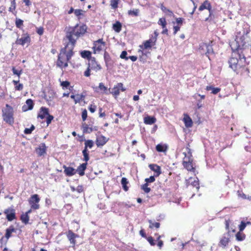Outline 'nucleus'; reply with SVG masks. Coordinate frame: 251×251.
<instances>
[{
	"mask_svg": "<svg viewBox=\"0 0 251 251\" xmlns=\"http://www.w3.org/2000/svg\"><path fill=\"white\" fill-rule=\"evenodd\" d=\"M242 29L237 31L234 42L231 44L232 49L236 51L228 60L229 67L237 75H249L250 73L248 65L249 62L246 61L244 51L246 48L251 45V38L249 35L250 26L247 23L242 24Z\"/></svg>",
	"mask_w": 251,
	"mask_h": 251,
	"instance_id": "obj_1",
	"label": "nucleus"
},
{
	"mask_svg": "<svg viewBox=\"0 0 251 251\" xmlns=\"http://www.w3.org/2000/svg\"><path fill=\"white\" fill-rule=\"evenodd\" d=\"M78 24L74 27L68 28L66 38L64 39L65 47L61 49L58 56L57 65L60 68L68 66V61L73 54V50L76 40L78 38Z\"/></svg>",
	"mask_w": 251,
	"mask_h": 251,
	"instance_id": "obj_2",
	"label": "nucleus"
},
{
	"mask_svg": "<svg viewBox=\"0 0 251 251\" xmlns=\"http://www.w3.org/2000/svg\"><path fill=\"white\" fill-rule=\"evenodd\" d=\"M2 117L5 122L10 125H12L14 123L13 107L8 104H6L5 107L2 109Z\"/></svg>",
	"mask_w": 251,
	"mask_h": 251,
	"instance_id": "obj_3",
	"label": "nucleus"
},
{
	"mask_svg": "<svg viewBox=\"0 0 251 251\" xmlns=\"http://www.w3.org/2000/svg\"><path fill=\"white\" fill-rule=\"evenodd\" d=\"M204 9L208 10L209 12V15L204 19V21L211 22L213 21L214 17L213 11L212 8L211 4L209 1L208 0H205L199 8V10L200 11H201Z\"/></svg>",
	"mask_w": 251,
	"mask_h": 251,
	"instance_id": "obj_4",
	"label": "nucleus"
},
{
	"mask_svg": "<svg viewBox=\"0 0 251 251\" xmlns=\"http://www.w3.org/2000/svg\"><path fill=\"white\" fill-rule=\"evenodd\" d=\"M184 157L182 161V165L187 171L195 172V168L193 167L192 156H187V153L183 152Z\"/></svg>",
	"mask_w": 251,
	"mask_h": 251,
	"instance_id": "obj_5",
	"label": "nucleus"
},
{
	"mask_svg": "<svg viewBox=\"0 0 251 251\" xmlns=\"http://www.w3.org/2000/svg\"><path fill=\"white\" fill-rule=\"evenodd\" d=\"M156 43L155 38H150L149 40L144 41L142 45L139 46L140 49L138 52H141L143 54V50L147 49H151L152 47L154 46Z\"/></svg>",
	"mask_w": 251,
	"mask_h": 251,
	"instance_id": "obj_6",
	"label": "nucleus"
},
{
	"mask_svg": "<svg viewBox=\"0 0 251 251\" xmlns=\"http://www.w3.org/2000/svg\"><path fill=\"white\" fill-rule=\"evenodd\" d=\"M106 43L102 38L94 41L93 47L94 53H99L104 49Z\"/></svg>",
	"mask_w": 251,
	"mask_h": 251,
	"instance_id": "obj_7",
	"label": "nucleus"
},
{
	"mask_svg": "<svg viewBox=\"0 0 251 251\" xmlns=\"http://www.w3.org/2000/svg\"><path fill=\"white\" fill-rule=\"evenodd\" d=\"M39 201L40 198L37 194H34L32 195L28 200L31 208L35 210L39 208Z\"/></svg>",
	"mask_w": 251,
	"mask_h": 251,
	"instance_id": "obj_8",
	"label": "nucleus"
},
{
	"mask_svg": "<svg viewBox=\"0 0 251 251\" xmlns=\"http://www.w3.org/2000/svg\"><path fill=\"white\" fill-rule=\"evenodd\" d=\"M126 90V89L124 87L123 84L120 82L114 86L110 93L115 98H117L119 95L120 91L124 92Z\"/></svg>",
	"mask_w": 251,
	"mask_h": 251,
	"instance_id": "obj_9",
	"label": "nucleus"
},
{
	"mask_svg": "<svg viewBox=\"0 0 251 251\" xmlns=\"http://www.w3.org/2000/svg\"><path fill=\"white\" fill-rule=\"evenodd\" d=\"M31 39L30 36L27 33L23 34L21 38H17L15 43L17 45H20L24 46L25 44L29 45L30 43Z\"/></svg>",
	"mask_w": 251,
	"mask_h": 251,
	"instance_id": "obj_10",
	"label": "nucleus"
},
{
	"mask_svg": "<svg viewBox=\"0 0 251 251\" xmlns=\"http://www.w3.org/2000/svg\"><path fill=\"white\" fill-rule=\"evenodd\" d=\"M3 213L6 215V218L8 221H12L16 218L15 210L12 207L5 209Z\"/></svg>",
	"mask_w": 251,
	"mask_h": 251,
	"instance_id": "obj_11",
	"label": "nucleus"
},
{
	"mask_svg": "<svg viewBox=\"0 0 251 251\" xmlns=\"http://www.w3.org/2000/svg\"><path fill=\"white\" fill-rule=\"evenodd\" d=\"M108 141V139L106 138L103 135L98 136L96 140V144L98 147H101L103 146Z\"/></svg>",
	"mask_w": 251,
	"mask_h": 251,
	"instance_id": "obj_12",
	"label": "nucleus"
},
{
	"mask_svg": "<svg viewBox=\"0 0 251 251\" xmlns=\"http://www.w3.org/2000/svg\"><path fill=\"white\" fill-rule=\"evenodd\" d=\"M47 147L45 143L41 144L39 147L35 149V152L38 156H42L46 154Z\"/></svg>",
	"mask_w": 251,
	"mask_h": 251,
	"instance_id": "obj_13",
	"label": "nucleus"
},
{
	"mask_svg": "<svg viewBox=\"0 0 251 251\" xmlns=\"http://www.w3.org/2000/svg\"><path fill=\"white\" fill-rule=\"evenodd\" d=\"M230 242L229 235H224L220 239L218 246L222 248H225L227 247Z\"/></svg>",
	"mask_w": 251,
	"mask_h": 251,
	"instance_id": "obj_14",
	"label": "nucleus"
},
{
	"mask_svg": "<svg viewBox=\"0 0 251 251\" xmlns=\"http://www.w3.org/2000/svg\"><path fill=\"white\" fill-rule=\"evenodd\" d=\"M17 229L13 226H10L5 230V238H6L4 244H6L8 240L12 236V233H16Z\"/></svg>",
	"mask_w": 251,
	"mask_h": 251,
	"instance_id": "obj_15",
	"label": "nucleus"
},
{
	"mask_svg": "<svg viewBox=\"0 0 251 251\" xmlns=\"http://www.w3.org/2000/svg\"><path fill=\"white\" fill-rule=\"evenodd\" d=\"M150 169L154 172L156 177L159 176L161 174V167L156 164H151L149 165Z\"/></svg>",
	"mask_w": 251,
	"mask_h": 251,
	"instance_id": "obj_16",
	"label": "nucleus"
},
{
	"mask_svg": "<svg viewBox=\"0 0 251 251\" xmlns=\"http://www.w3.org/2000/svg\"><path fill=\"white\" fill-rule=\"evenodd\" d=\"M90 64L91 66V67H90L91 69L96 72L100 71L102 69L101 65L98 63L95 57L91 58Z\"/></svg>",
	"mask_w": 251,
	"mask_h": 251,
	"instance_id": "obj_17",
	"label": "nucleus"
},
{
	"mask_svg": "<svg viewBox=\"0 0 251 251\" xmlns=\"http://www.w3.org/2000/svg\"><path fill=\"white\" fill-rule=\"evenodd\" d=\"M81 129L83 134L90 133L93 130L97 131L98 130L97 127L95 126L94 128L89 127L85 122L82 124Z\"/></svg>",
	"mask_w": 251,
	"mask_h": 251,
	"instance_id": "obj_18",
	"label": "nucleus"
},
{
	"mask_svg": "<svg viewBox=\"0 0 251 251\" xmlns=\"http://www.w3.org/2000/svg\"><path fill=\"white\" fill-rule=\"evenodd\" d=\"M66 235L68 240L70 242V243L72 244L74 247L75 243V239L77 236V235L73 232V231L71 230H69L67 232Z\"/></svg>",
	"mask_w": 251,
	"mask_h": 251,
	"instance_id": "obj_19",
	"label": "nucleus"
},
{
	"mask_svg": "<svg viewBox=\"0 0 251 251\" xmlns=\"http://www.w3.org/2000/svg\"><path fill=\"white\" fill-rule=\"evenodd\" d=\"M184 117L183 119V121L185 124V126L186 127L189 128L193 126V121L190 116L186 113L183 114Z\"/></svg>",
	"mask_w": 251,
	"mask_h": 251,
	"instance_id": "obj_20",
	"label": "nucleus"
},
{
	"mask_svg": "<svg viewBox=\"0 0 251 251\" xmlns=\"http://www.w3.org/2000/svg\"><path fill=\"white\" fill-rule=\"evenodd\" d=\"M25 103L26 105H25L22 107L23 111H26L33 109L34 104L33 101L31 99H27L26 100Z\"/></svg>",
	"mask_w": 251,
	"mask_h": 251,
	"instance_id": "obj_21",
	"label": "nucleus"
},
{
	"mask_svg": "<svg viewBox=\"0 0 251 251\" xmlns=\"http://www.w3.org/2000/svg\"><path fill=\"white\" fill-rule=\"evenodd\" d=\"M156 121V119L154 117L147 116L144 118V123L146 125H152Z\"/></svg>",
	"mask_w": 251,
	"mask_h": 251,
	"instance_id": "obj_22",
	"label": "nucleus"
},
{
	"mask_svg": "<svg viewBox=\"0 0 251 251\" xmlns=\"http://www.w3.org/2000/svg\"><path fill=\"white\" fill-rule=\"evenodd\" d=\"M41 113L38 116V118H40L41 119H43L45 118L46 116L49 115V109L45 107H42L40 109Z\"/></svg>",
	"mask_w": 251,
	"mask_h": 251,
	"instance_id": "obj_23",
	"label": "nucleus"
},
{
	"mask_svg": "<svg viewBox=\"0 0 251 251\" xmlns=\"http://www.w3.org/2000/svg\"><path fill=\"white\" fill-rule=\"evenodd\" d=\"M156 150L158 152H166L168 150V146L166 144H159L156 146Z\"/></svg>",
	"mask_w": 251,
	"mask_h": 251,
	"instance_id": "obj_24",
	"label": "nucleus"
},
{
	"mask_svg": "<svg viewBox=\"0 0 251 251\" xmlns=\"http://www.w3.org/2000/svg\"><path fill=\"white\" fill-rule=\"evenodd\" d=\"M122 25L119 21H116L112 25V29L117 33H119L122 30Z\"/></svg>",
	"mask_w": 251,
	"mask_h": 251,
	"instance_id": "obj_25",
	"label": "nucleus"
},
{
	"mask_svg": "<svg viewBox=\"0 0 251 251\" xmlns=\"http://www.w3.org/2000/svg\"><path fill=\"white\" fill-rule=\"evenodd\" d=\"M160 8L161 10L166 14L168 15V16L172 17L174 16V14L172 11L171 10L168 9L167 7H166L163 4H161L160 6Z\"/></svg>",
	"mask_w": 251,
	"mask_h": 251,
	"instance_id": "obj_26",
	"label": "nucleus"
},
{
	"mask_svg": "<svg viewBox=\"0 0 251 251\" xmlns=\"http://www.w3.org/2000/svg\"><path fill=\"white\" fill-rule=\"evenodd\" d=\"M148 222L149 223V228L151 229L156 228L158 229L160 227V224L159 222H153L151 220H149Z\"/></svg>",
	"mask_w": 251,
	"mask_h": 251,
	"instance_id": "obj_27",
	"label": "nucleus"
},
{
	"mask_svg": "<svg viewBox=\"0 0 251 251\" xmlns=\"http://www.w3.org/2000/svg\"><path fill=\"white\" fill-rule=\"evenodd\" d=\"M81 56L83 58H86L88 60L91 59L92 53L89 50H83L80 52Z\"/></svg>",
	"mask_w": 251,
	"mask_h": 251,
	"instance_id": "obj_28",
	"label": "nucleus"
},
{
	"mask_svg": "<svg viewBox=\"0 0 251 251\" xmlns=\"http://www.w3.org/2000/svg\"><path fill=\"white\" fill-rule=\"evenodd\" d=\"M205 89L206 91L212 90L211 93L214 95L218 94L221 91V88L218 87L215 88L212 86H207Z\"/></svg>",
	"mask_w": 251,
	"mask_h": 251,
	"instance_id": "obj_29",
	"label": "nucleus"
},
{
	"mask_svg": "<svg viewBox=\"0 0 251 251\" xmlns=\"http://www.w3.org/2000/svg\"><path fill=\"white\" fill-rule=\"evenodd\" d=\"M251 222L250 221L245 222L242 221L239 225V229L240 231H243L247 225H251Z\"/></svg>",
	"mask_w": 251,
	"mask_h": 251,
	"instance_id": "obj_30",
	"label": "nucleus"
},
{
	"mask_svg": "<svg viewBox=\"0 0 251 251\" xmlns=\"http://www.w3.org/2000/svg\"><path fill=\"white\" fill-rule=\"evenodd\" d=\"M94 143L92 140H84V149L88 150V148L91 149L94 146Z\"/></svg>",
	"mask_w": 251,
	"mask_h": 251,
	"instance_id": "obj_31",
	"label": "nucleus"
},
{
	"mask_svg": "<svg viewBox=\"0 0 251 251\" xmlns=\"http://www.w3.org/2000/svg\"><path fill=\"white\" fill-rule=\"evenodd\" d=\"M103 58H104V61L105 63V65H106V66H107L108 64L111 61V58L109 53L105 50L104 51V52Z\"/></svg>",
	"mask_w": 251,
	"mask_h": 251,
	"instance_id": "obj_32",
	"label": "nucleus"
},
{
	"mask_svg": "<svg viewBox=\"0 0 251 251\" xmlns=\"http://www.w3.org/2000/svg\"><path fill=\"white\" fill-rule=\"evenodd\" d=\"M236 239L238 241H243L246 238V235L242 231H239L236 234Z\"/></svg>",
	"mask_w": 251,
	"mask_h": 251,
	"instance_id": "obj_33",
	"label": "nucleus"
},
{
	"mask_svg": "<svg viewBox=\"0 0 251 251\" xmlns=\"http://www.w3.org/2000/svg\"><path fill=\"white\" fill-rule=\"evenodd\" d=\"M64 172L67 176H71L75 174V170L72 167H65Z\"/></svg>",
	"mask_w": 251,
	"mask_h": 251,
	"instance_id": "obj_34",
	"label": "nucleus"
},
{
	"mask_svg": "<svg viewBox=\"0 0 251 251\" xmlns=\"http://www.w3.org/2000/svg\"><path fill=\"white\" fill-rule=\"evenodd\" d=\"M87 165V162L79 165V176H82L84 175V171L86 168Z\"/></svg>",
	"mask_w": 251,
	"mask_h": 251,
	"instance_id": "obj_35",
	"label": "nucleus"
},
{
	"mask_svg": "<svg viewBox=\"0 0 251 251\" xmlns=\"http://www.w3.org/2000/svg\"><path fill=\"white\" fill-rule=\"evenodd\" d=\"M87 29L88 27L86 25L83 24L82 25H81L79 27V36L83 35L85 33H86L87 32Z\"/></svg>",
	"mask_w": 251,
	"mask_h": 251,
	"instance_id": "obj_36",
	"label": "nucleus"
},
{
	"mask_svg": "<svg viewBox=\"0 0 251 251\" xmlns=\"http://www.w3.org/2000/svg\"><path fill=\"white\" fill-rule=\"evenodd\" d=\"M82 155L83 156L82 160L85 162H87L90 159L89 151L88 150L84 149L82 151Z\"/></svg>",
	"mask_w": 251,
	"mask_h": 251,
	"instance_id": "obj_37",
	"label": "nucleus"
},
{
	"mask_svg": "<svg viewBox=\"0 0 251 251\" xmlns=\"http://www.w3.org/2000/svg\"><path fill=\"white\" fill-rule=\"evenodd\" d=\"M128 183V181L126 177H123L121 180V184L123 188L125 191H127L128 190V187L127 184Z\"/></svg>",
	"mask_w": 251,
	"mask_h": 251,
	"instance_id": "obj_38",
	"label": "nucleus"
},
{
	"mask_svg": "<svg viewBox=\"0 0 251 251\" xmlns=\"http://www.w3.org/2000/svg\"><path fill=\"white\" fill-rule=\"evenodd\" d=\"M158 24L161 25L162 28H164L167 25V22L165 18H160L158 21Z\"/></svg>",
	"mask_w": 251,
	"mask_h": 251,
	"instance_id": "obj_39",
	"label": "nucleus"
},
{
	"mask_svg": "<svg viewBox=\"0 0 251 251\" xmlns=\"http://www.w3.org/2000/svg\"><path fill=\"white\" fill-rule=\"evenodd\" d=\"M120 0H110V6L112 8L116 9L118 7V4Z\"/></svg>",
	"mask_w": 251,
	"mask_h": 251,
	"instance_id": "obj_40",
	"label": "nucleus"
},
{
	"mask_svg": "<svg viewBox=\"0 0 251 251\" xmlns=\"http://www.w3.org/2000/svg\"><path fill=\"white\" fill-rule=\"evenodd\" d=\"M21 220L25 224H27L29 221V216L27 214H23L21 216Z\"/></svg>",
	"mask_w": 251,
	"mask_h": 251,
	"instance_id": "obj_41",
	"label": "nucleus"
},
{
	"mask_svg": "<svg viewBox=\"0 0 251 251\" xmlns=\"http://www.w3.org/2000/svg\"><path fill=\"white\" fill-rule=\"evenodd\" d=\"M139 10L138 9H134L128 11V14L130 16H137L139 15Z\"/></svg>",
	"mask_w": 251,
	"mask_h": 251,
	"instance_id": "obj_42",
	"label": "nucleus"
},
{
	"mask_svg": "<svg viewBox=\"0 0 251 251\" xmlns=\"http://www.w3.org/2000/svg\"><path fill=\"white\" fill-rule=\"evenodd\" d=\"M148 186L149 183L146 182L141 186V189L144 191L145 193H149L151 191V189Z\"/></svg>",
	"mask_w": 251,
	"mask_h": 251,
	"instance_id": "obj_43",
	"label": "nucleus"
},
{
	"mask_svg": "<svg viewBox=\"0 0 251 251\" xmlns=\"http://www.w3.org/2000/svg\"><path fill=\"white\" fill-rule=\"evenodd\" d=\"M24 21L19 18L16 19L15 25L17 27L21 28L23 26Z\"/></svg>",
	"mask_w": 251,
	"mask_h": 251,
	"instance_id": "obj_44",
	"label": "nucleus"
},
{
	"mask_svg": "<svg viewBox=\"0 0 251 251\" xmlns=\"http://www.w3.org/2000/svg\"><path fill=\"white\" fill-rule=\"evenodd\" d=\"M191 185L195 187L197 191H198L200 189V183L198 178H196L193 182H191Z\"/></svg>",
	"mask_w": 251,
	"mask_h": 251,
	"instance_id": "obj_45",
	"label": "nucleus"
},
{
	"mask_svg": "<svg viewBox=\"0 0 251 251\" xmlns=\"http://www.w3.org/2000/svg\"><path fill=\"white\" fill-rule=\"evenodd\" d=\"M91 68L90 64L88 63V66L86 70L84 72L83 75L86 77H89L91 75Z\"/></svg>",
	"mask_w": 251,
	"mask_h": 251,
	"instance_id": "obj_46",
	"label": "nucleus"
},
{
	"mask_svg": "<svg viewBox=\"0 0 251 251\" xmlns=\"http://www.w3.org/2000/svg\"><path fill=\"white\" fill-rule=\"evenodd\" d=\"M99 88L100 90L103 92L106 93L107 91V88L104 86L103 83L100 82L99 85Z\"/></svg>",
	"mask_w": 251,
	"mask_h": 251,
	"instance_id": "obj_47",
	"label": "nucleus"
},
{
	"mask_svg": "<svg viewBox=\"0 0 251 251\" xmlns=\"http://www.w3.org/2000/svg\"><path fill=\"white\" fill-rule=\"evenodd\" d=\"M35 129L33 125H32L30 128H25L24 130V133L25 134H31L32 131Z\"/></svg>",
	"mask_w": 251,
	"mask_h": 251,
	"instance_id": "obj_48",
	"label": "nucleus"
},
{
	"mask_svg": "<svg viewBox=\"0 0 251 251\" xmlns=\"http://www.w3.org/2000/svg\"><path fill=\"white\" fill-rule=\"evenodd\" d=\"M12 71L14 75H17L19 78L20 77V75H21L22 72V70H18L16 69L15 67H13L12 69Z\"/></svg>",
	"mask_w": 251,
	"mask_h": 251,
	"instance_id": "obj_49",
	"label": "nucleus"
},
{
	"mask_svg": "<svg viewBox=\"0 0 251 251\" xmlns=\"http://www.w3.org/2000/svg\"><path fill=\"white\" fill-rule=\"evenodd\" d=\"M231 221L230 220V219H226L225 220L226 229V230H227L228 231V232H229L230 231L229 230V226H230V224H231Z\"/></svg>",
	"mask_w": 251,
	"mask_h": 251,
	"instance_id": "obj_50",
	"label": "nucleus"
},
{
	"mask_svg": "<svg viewBox=\"0 0 251 251\" xmlns=\"http://www.w3.org/2000/svg\"><path fill=\"white\" fill-rule=\"evenodd\" d=\"M176 21L177 25L181 26L183 25L184 19L183 18L179 17L176 18Z\"/></svg>",
	"mask_w": 251,
	"mask_h": 251,
	"instance_id": "obj_51",
	"label": "nucleus"
},
{
	"mask_svg": "<svg viewBox=\"0 0 251 251\" xmlns=\"http://www.w3.org/2000/svg\"><path fill=\"white\" fill-rule=\"evenodd\" d=\"M155 177L156 176H155V175H153V176H151L149 178H146L145 179V181L146 182L148 183L153 182L155 180Z\"/></svg>",
	"mask_w": 251,
	"mask_h": 251,
	"instance_id": "obj_52",
	"label": "nucleus"
},
{
	"mask_svg": "<svg viewBox=\"0 0 251 251\" xmlns=\"http://www.w3.org/2000/svg\"><path fill=\"white\" fill-rule=\"evenodd\" d=\"M81 117L83 122H84L87 118V111L86 109L82 110L81 113Z\"/></svg>",
	"mask_w": 251,
	"mask_h": 251,
	"instance_id": "obj_53",
	"label": "nucleus"
},
{
	"mask_svg": "<svg viewBox=\"0 0 251 251\" xmlns=\"http://www.w3.org/2000/svg\"><path fill=\"white\" fill-rule=\"evenodd\" d=\"M97 109V106L94 104H91L89 106L88 109L91 113H94Z\"/></svg>",
	"mask_w": 251,
	"mask_h": 251,
	"instance_id": "obj_54",
	"label": "nucleus"
},
{
	"mask_svg": "<svg viewBox=\"0 0 251 251\" xmlns=\"http://www.w3.org/2000/svg\"><path fill=\"white\" fill-rule=\"evenodd\" d=\"M61 85L62 86L63 89H67L70 86V82L68 81H62L61 83Z\"/></svg>",
	"mask_w": 251,
	"mask_h": 251,
	"instance_id": "obj_55",
	"label": "nucleus"
},
{
	"mask_svg": "<svg viewBox=\"0 0 251 251\" xmlns=\"http://www.w3.org/2000/svg\"><path fill=\"white\" fill-rule=\"evenodd\" d=\"M99 117L100 118H104L106 116L105 112L103 111V109L101 107H99Z\"/></svg>",
	"mask_w": 251,
	"mask_h": 251,
	"instance_id": "obj_56",
	"label": "nucleus"
},
{
	"mask_svg": "<svg viewBox=\"0 0 251 251\" xmlns=\"http://www.w3.org/2000/svg\"><path fill=\"white\" fill-rule=\"evenodd\" d=\"M146 239L151 246H154L155 245V241H154V239H153L152 237L149 236V237H148Z\"/></svg>",
	"mask_w": 251,
	"mask_h": 251,
	"instance_id": "obj_57",
	"label": "nucleus"
},
{
	"mask_svg": "<svg viewBox=\"0 0 251 251\" xmlns=\"http://www.w3.org/2000/svg\"><path fill=\"white\" fill-rule=\"evenodd\" d=\"M127 55V52L126 50H124L122 52L120 57L122 59H125L126 60H127L128 59V57L126 56Z\"/></svg>",
	"mask_w": 251,
	"mask_h": 251,
	"instance_id": "obj_58",
	"label": "nucleus"
},
{
	"mask_svg": "<svg viewBox=\"0 0 251 251\" xmlns=\"http://www.w3.org/2000/svg\"><path fill=\"white\" fill-rule=\"evenodd\" d=\"M190 144H188L186 147V149L187 151V152L186 153L187 156H192L191 150L190 149Z\"/></svg>",
	"mask_w": 251,
	"mask_h": 251,
	"instance_id": "obj_59",
	"label": "nucleus"
},
{
	"mask_svg": "<svg viewBox=\"0 0 251 251\" xmlns=\"http://www.w3.org/2000/svg\"><path fill=\"white\" fill-rule=\"evenodd\" d=\"M160 237H161V236L160 235H159L157 238V240L158 241L157 246L160 249H161L163 245V241L160 240Z\"/></svg>",
	"mask_w": 251,
	"mask_h": 251,
	"instance_id": "obj_60",
	"label": "nucleus"
},
{
	"mask_svg": "<svg viewBox=\"0 0 251 251\" xmlns=\"http://www.w3.org/2000/svg\"><path fill=\"white\" fill-rule=\"evenodd\" d=\"M53 119V117L52 115H50L49 114V115L47 116L46 120V122L48 126L51 123Z\"/></svg>",
	"mask_w": 251,
	"mask_h": 251,
	"instance_id": "obj_61",
	"label": "nucleus"
},
{
	"mask_svg": "<svg viewBox=\"0 0 251 251\" xmlns=\"http://www.w3.org/2000/svg\"><path fill=\"white\" fill-rule=\"evenodd\" d=\"M180 26L179 25H175V26H174L173 27V30H174V32H173V34L174 35L176 34V33L180 30Z\"/></svg>",
	"mask_w": 251,
	"mask_h": 251,
	"instance_id": "obj_62",
	"label": "nucleus"
},
{
	"mask_svg": "<svg viewBox=\"0 0 251 251\" xmlns=\"http://www.w3.org/2000/svg\"><path fill=\"white\" fill-rule=\"evenodd\" d=\"M74 11L75 14L76 16L78 17V9H75L74 10V9L72 7L70 9V10L68 11V14H71Z\"/></svg>",
	"mask_w": 251,
	"mask_h": 251,
	"instance_id": "obj_63",
	"label": "nucleus"
},
{
	"mask_svg": "<svg viewBox=\"0 0 251 251\" xmlns=\"http://www.w3.org/2000/svg\"><path fill=\"white\" fill-rule=\"evenodd\" d=\"M139 233H140V235L144 237V238H147V235H146V234L144 231V230L143 229H141L139 231Z\"/></svg>",
	"mask_w": 251,
	"mask_h": 251,
	"instance_id": "obj_64",
	"label": "nucleus"
}]
</instances>
